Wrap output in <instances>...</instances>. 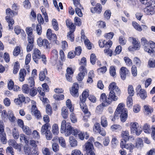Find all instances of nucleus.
<instances>
[{"instance_id": "17", "label": "nucleus", "mask_w": 155, "mask_h": 155, "mask_svg": "<svg viewBox=\"0 0 155 155\" xmlns=\"http://www.w3.org/2000/svg\"><path fill=\"white\" fill-rule=\"evenodd\" d=\"M74 73V71L71 68L68 67L66 70V73L65 74L66 78L69 81H72V76Z\"/></svg>"}, {"instance_id": "33", "label": "nucleus", "mask_w": 155, "mask_h": 155, "mask_svg": "<svg viewBox=\"0 0 155 155\" xmlns=\"http://www.w3.org/2000/svg\"><path fill=\"white\" fill-rule=\"evenodd\" d=\"M144 12L147 15H152L154 12V10L153 7L147 6L144 9Z\"/></svg>"}, {"instance_id": "51", "label": "nucleus", "mask_w": 155, "mask_h": 155, "mask_svg": "<svg viewBox=\"0 0 155 155\" xmlns=\"http://www.w3.org/2000/svg\"><path fill=\"white\" fill-rule=\"evenodd\" d=\"M22 88L23 92L26 94L29 93L30 90L28 85L27 84H24L23 85Z\"/></svg>"}, {"instance_id": "16", "label": "nucleus", "mask_w": 155, "mask_h": 155, "mask_svg": "<svg viewBox=\"0 0 155 155\" xmlns=\"http://www.w3.org/2000/svg\"><path fill=\"white\" fill-rule=\"evenodd\" d=\"M109 90L110 92H115L117 94H119L120 90L119 88L116 85L115 82H113L111 83L109 86Z\"/></svg>"}, {"instance_id": "3", "label": "nucleus", "mask_w": 155, "mask_h": 155, "mask_svg": "<svg viewBox=\"0 0 155 155\" xmlns=\"http://www.w3.org/2000/svg\"><path fill=\"white\" fill-rule=\"evenodd\" d=\"M129 40H132V46H130L128 49L130 51H134L139 50L140 47V42L136 38L133 37H130L129 38Z\"/></svg>"}, {"instance_id": "58", "label": "nucleus", "mask_w": 155, "mask_h": 155, "mask_svg": "<svg viewBox=\"0 0 155 155\" xmlns=\"http://www.w3.org/2000/svg\"><path fill=\"white\" fill-rule=\"evenodd\" d=\"M134 147L135 146L133 144L131 143H129L126 144L125 147V148L129 150L130 152H132Z\"/></svg>"}, {"instance_id": "40", "label": "nucleus", "mask_w": 155, "mask_h": 155, "mask_svg": "<svg viewBox=\"0 0 155 155\" xmlns=\"http://www.w3.org/2000/svg\"><path fill=\"white\" fill-rule=\"evenodd\" d=\"M8 117L9 120L11 122H14L15 120V118L14 116L12 111L11 110H9L8 111Z\"/></svg>"}, {"instance_id": "29", "label": "nucleus", "mask_w": 155, "mask_h": 155, "mask_svg": "<svg viewBox=\"0 0 155 155\" xmlns=\"http://www.w3.org/2000/svg\"><path fill=\"white\" fill-rule=\"evenodd\" d=\"M50 127L49 124L48 123H46L43 125L41 129V132L42 134H45L47 133V131H49L48 128Z\"/></svg>"}, {"instance_id": "7", "label": "nucleus", "mask_w": 155, "mask_h": 155, "mask_svg": "<svg viewBox=\"0 0 155 155\" xmlns=\"http://www.w3.org/2000/svg\"><path fill=\"white\" fill-rule=\"evenodd\" d=\"M84 150L86 151V153L89 155H95L93 151L94 147L92 143L86 142L84 145Z\"/></svg>"}, {"instance_id": "34", "label": "nucleus", "mask_w": 155, "mask_h": 155, "mask_svg": "<svg viewBox=\"0 0 155 155\" xmlns=\"http://www.w3.org/2000/svg\"><path fill=\"white\" fill-rule=\"evenodd\" d=\"M31 59V54H28L26 56L25 61V64L26 65V68L27 70V71L28 72L30 71V70L29 66L27 65L30 62Z\"/></svg>"}, {"instance_id": "53", "label": "nucleus", "mask_w": 155, "mask_h": 155, "mask_svg": "<svg viewBox=\"0 0 155 155\" xmlns=\"http://www.w3.org/2000/svg\"><path fill=\"white\" fill-rule=\"evenodd\" d=\"M121 129V126L117 124H114L110 126V130L113 131H115L117 130H120Z\"/></svg>"}, {"instance_id": "9", "label": "nucleus", "mask_w": 155, "mask_h": 155, "mask_svg": "<svg viewBox=\"0 0 155 155\" xmlns=\"http://www.w3.org/2000/svg\"><path fill=\"white\" fill-rule=\"evenodd\" d=\"M80 72L78 74L77 78L78 81H82L85 74L87 73L86 68L83 66H81L79 68Z\"/></svg>"}, {"instance_id": "44", "label": "nucleus", "mask_w": 155, "mask_h": 155, "mask_svg": "<svg viewBox=\"0 0 155 155\" xmlns=\"http://www.w3.org/2000/svg\"><path fill=\"white\" fill-rule=\"evenodd\" d=\"M74 31H70L68 33L67 37L68 39L71 41H73L74 40Z\"/></svg>"}, {"instance_id": "55", "label": "nucleus", "mask_w": 155, "mask_h": 155, "mask_svg": "<svg viewBox=\"0 0 155 155\" xmlns=\"http://www.w3.org/2000/svg\"><path fill=\"white\" fill-rule=\"evenodd\" d=\"M12 132L13 137L15 139H18L19 137V133L18 130L15 127L13 129Z\"/></svg>"}, {"instance_id": "26", "label": "nucleus", "mask_w": 155, "mask_h": 155, "mask_svg": "<svg viewBox=\"0 0 155 155\" xmlns=\"http://www.w3.org/2000/svg\"><path fill=\"white\" fill-rule=\"evenodd\" d=\"M26 75V71L24 69H21L20 70L19 73V80L21 81H23L25 80V77Z\"/></svg>"}, {"instance_id": "5", "label": "nucleus", "mask_w": 155, "mask_h": 155, "mask_svg": "<svg viewBox=\"0 0 155 155\" xmlns=\"http://www.w3.org/2000/svg\"><path fill=\"white\" fill-rule=\"evenodd\" d=\"M124 107L125 105L123 103H120L118 104L115 112L114 117L112 120V121H114L115 120V117H117L119 115V114L127 111V109L124 108Z\"/></svg>"}, {"instance_id": "28", "label": "nucleus", "mask_w": 155, "mask_h": 155, "mask_svg": "<svg viewBox=\"0 0 155 155\" xmlns=\"http://www.w3.org/2000/svg\"><path fill=\"white\" fill-rule=\"evenodd\" d=\"M100 100L102 102V104L103 105L107 106L109 104H107V98L105 93H103L101 94Z\"/></svg>"}, {"instance_id": "6", "label": "nucleus", "mask_w": 155, "mask_h": 155, "mask_svg": "<svg viewBox=\"0 0 155 155\" xmlns=\"http://www.w3.org/2000/svg\"><path fill=\"white\" fill-rule=\"evenodd\" d=\"M30 101V98L28 97H25L23 94H20L18 95V98L14 99V102L16 104L20 105L22 103L28 102Z\"/></svg>"}, {"instance_id": "21", "label": "nucleus", "mask_w": 155, "mask_h": 155, "mask_svg": "<svg viewBox=\"0 0 155 155\" xmlns=\"http://www.w3.org/2000/svg\"><path fill=\"white\" fill-rule=\"evenodd\" d=\"M6 13L7 16L5 17V19H10L15 15L17 14L16 12L14 13L9 8H8L6 10Z\"/></svg>"}, {"instance_id": "41", "label": "nucleus", "mask_w": 155, "mask_h": 155, "mask_svg": "<svg viewBox=\"0 0 155 155\" xmlns=\"http://www.w3.org/2000/svg\"><path fill=\"white\" fill-rule=\"evenodd\" d=\"M0 139L1 142L3 144L6 143L7 140L6 138V135L4 132V131L2 132V133H0Z\"/></svg>"}, {"instance_id": "12", "label": "nucleus", "mask_w": 155, "mask_h": 155, "mask_svg": "<svg viewBox=\"0 0 155 155\" xmlns=\"http://www.w3.org/2000/svg\"><path fill=\"white\" fill-rule=\"evenodd\" d=\"M41 53L37 48H35L33 51L32 54V58L34 61L36 63H38V60L41 57Z\"/></svg>"}, {"instance_id": "2", "label": "nucleus", "mask_w": 155, "mask_h": 155, "mask_svg": "<svg viewBox=\"0 0 155 155\" xmlns=\"http://www.w3.org/2000/svg\"><path fill=\"white\" fill-rule=\"evenodd\" d=\"M130 132L132 134H135L139 136L142 131V129L140 126L136 122H131L130 124Z\"/></svg>"}, {"instance_id": "59", "label": "nucleus", "mask_w": 155, "mask_h": 155, "mask_svg": "<svg viewBox=\"0 0 155 155\" xmlns=\"http://www.w3.org/2000/svg\"><path fill=\"white\" fill-rule=\"evenodd\" d=\"M148 66L150 68H153L155 67V60L153 58L150 59L148 61Z\"/></svg>"}, {"instance_id": "57", "label": "nucleus", "mask_w": 155, "mask_h": 155, "mask_svg": "<svg viewBox=\"0 0 155 155\" xmlns=\"http://www.w3.org/2000/svg\"><path fill=\"white\" fill-rule=\"evenodd\" d=\"M128 92L130 96H133L134 94V91L133 86L131 85H129L128 87Z\"/></svg>"}, {"instance_id": "64", "label": "nucleus", "mask_w": 155, "mask_h": 155, "mask_svg": "<svg viewBox=\"0 0 155 155\" xmlns=\"http://www.w3.org/2000/svg\"><path fill=\"white\" fill-rule=\"evenodd\" d=\"M64 97L63 95L61 94H55L53 96L55 100L58 101H60L63 99Z\"/></svg>"}, {"instance_id": "8", "label": "nucleus", "mask_w": 155, "mask_h": 155, "mask_svg": "<svg viewBox=\"0 0 155 155\" xmlns=\"http://www.w3.org/2000/svg\"><path fill=\"white\" fill-rule=\"evenodd\" d=\"M136 90L137 94H139L141 99L144 100L146 98L147 92L144 89H141L140 85H138L136 87Z\"/></svg>"}, {"instance_id": "60", "label": "nucleus", "mask_w": 155, "mask_h": 155, "mask_svg": "<svg viewBox=\"0 0 155 155\" xmlns=\"http://www.w3.org/2000/svg\"><path fill=\"white\" fill-rule=\"evenodd\" d=\"M66 104L68 107L70 109L71 112H72L74 110V108L72 107L71 102L70 99H68L66 101Z\"/></svg>"}, {"instance_id": "24", "label": "nucleus", "mask_w": 155, "mask_h": 155, "mask_svg": "<svg viewBox=\"0 0 155 155\" xmlns=\"http://www.w3.org/2000/svg\"><path fill=\"white\" fill-rule=\"evenodd\" d=\"M66 24L68 28L69 29L70 31H75V26L71 20H66Z\"/></svg>"}, {"instance_id": "35", "label": "nucleus", "mask_w": 155, "mask_h": 155, "mask_svg": "<svg viewBox=\"0 0 155 155\" xmlns=\"http://www.w3.org/2000/svg\"><path fill=\"white\" fill-rule=\"evenodd\" d=\"M61 114L64 119H66L68 116V111L66 107H63L61 110Z\"/></svg>"}, {"instance_id": "4", "label": "nucleus", "mask_w": 155, "mask_h": 155, "mask_svg": "<svg viewBox=\"0 0 155 155\" xmlns=\"http://www.w3.org/2000/svg\"><path fill=\"white\" fill-rule=\"evenodd\" d=\"M47 38L50 40L52 41L56 45L59 44V41L57 40V37L56 35L53 33L52 30L50 29H48L46 32Z\"/></svg>"}, {"instance_id": "27", "label": "nucleus", "mask_w": 155, "mask_h": 155, "mask_svg": "<svg viewBox=\"0 0 155 155\" xmlns=\"http://www.w3.org/2000/svg\"><path fill=\"white\" fill-rule=\"evenodd\" d=\"M140 42L142 45L143 46L144 50L145 51L146 50H147L148 49L146 47V46L148 45L149 41H148L145 38L142 37L141 39Z\"/></svg>"}, {"instance_id": "1", "label": "nucleus", "mask_w": 155, "mask_h": 155, "mask_svg": "<svg viewBox=\"0 0 155 155\" xmlns=\"http://www.w3.org/2000/svg\"><path fill=\"white\" fill-rule=\"evenodd\" d=\"M73 128L70 125V123H67L65 120H63L61 123V132L64 133L65 136H68L72 133Z\"/></svg>"}, {"instance_id": "14", "label": "nucleus", "mask_w": 155, "mask_h": 155, "mask_svg": "<svg viewBox=\"0 0 155 155\" xmlns=\"http://www.w3.org/2000/svg\"><path fill=\"white\" fill-rule=\"evenodd\" d=\"M115 92H110L108 97L107 98V104H110L113 101H116L118 99V97L116 96Z\"/></svg>"}, {"instance_id": "15", "label": "nucleus", "mask_w": 155, "mask_h": 155, "mask_svg": "<svg viewBox=\"0 0 155 155\" xmlns=\"http://www.w3.org/2000/svg\"><path fill=\"white\" fill-rule=\"evenodd\" d=\"M42 86L43 90H42V89L41 87H38V91L39 94L42 96H44L45 95V91L48 92L49 90L48 86L46 83H44L42 85Z\"/></svg>"}, {"instance_id": "22", "label": "nucleus", "mask_w": 155, "mask_h": 155, "mask_svg": "<svg viewBox=\"0 0 155 155\" xmlns=\"http://www.w3.org/2000/svg\"><path fill=\"white\" fill-rule=\"evenodd\" d=\"M102 7L101 5L99 3H97L96 6L93 9H91L92 13H100L102 11Z\"/></svg>"}, {"instance_id": "25", "label": "nucleus", "mask_w": 155, "mask_h": 155, "mask_svg": "<svg viewBox=\"0 0 155 155\" xmlns=\"http://www.w3.org/2000/svg\"><path fill=\"white\" fill-rule=\"evenodd\" d=\"M0 114L2 119H5L8 117V113H7L5 110L3 109V107L1 105H0Z\"/></svg>"}, {"instance_id": "63", "label": "nucleus", "mask_w": 155, "mask_h": 155, "mask_svg": "<svg viewBox=\"0 0 155 155\" xmlns=\"http://www.w3.org/2000/svg\"><path fill=\"white\" fill-rule=\"evenodd\" d=\"M101 129L100 124L98 123H96L94 126L93 131L95 132H98Z\"/></svg>"}, {"instance_id": "10", "label": "nucleus", "mask_w": 155, "mask_h": 155, "mask_svg": "<svg viewBox=\"0 0 155 155\" xmlns=\"http://www.w3.org/2000/svg\"><path fill=\"white\" fill-rule=\"evenodd\" d=\"M81 40L82 41H84V44L87 49H91L92 47V44L85 35L84 31L83 30L81 31Z\"/></svg>"}, {"instance_id": "23", "label": "nucleus", "mask_w": 155, "mask_h": 155, "mask_svg": "<svg viewBox=\"0 0 155 155\" xmlns=\"http://www.w3.org/2000/svg\"><path fill=\"white\" fill-rule=\"evenodd\" d=\"M148 45L150 46V49H148L147 50H146L145 51L149 53H153L154 50H155V43L152 41H149V44Z\"/></svg>"}, {"instance_id": "48", "label": "nucleus", "mask_w": 155, "mask_h": 155, "mask_svg": "<svg viewBox=\"0 0 155 155\" xmlns=\"http://www.w3.org/2000/svg\"><path fill=\"white\" fill-rule=\"evenodd\" d=\"M58 141L60 145L63 148L66 147V144L64 138L62 137L58 138Z\"/></svg>"}, {"instance_id": "52", "label": "nucleus", "mask_w": 155, "mask_h": 155, "mask_svg": "<svg viewBox=\"0 0 155 155\" xmlns=\"http://www.w3.org/2000/svg\"><path fill=\"white\" fill-rule=\"evenodd\" d=\"M21 128L23 131L26 134L29 135L31 134V131L28 126H22Z\"/></svg>"}, {"instance_id": "46", "label": "nucleus", "mask_w": 155, "mask_h": 155, "mask_svg": "<svg viewBox=\"0 0 155 155\" xmlns=\"http://www.w3.org/2000/svg\"><path fill=\"white\" fill-rule=\"evenodd\" d=\"M24 152L27 155H30L31 151L32 150V148L28 145H25L24 147Z\"/></svg>"}, {"instance_id": "54", "label": "nucleus", "mask_w": 155, "mask_h": 155, "mask_svg": "<svg viewBox=\"0 0 155 155\" xmlns=\"http://www.w3.org/2000/svg\"><path fill=\"white\" fill-rule=\"evenodd\" d=\"M20 67V65L18 61L16 62L14 64L13 73L16 74L18 72Z\"/></svg>"}, {"instance_id": "31", "label": "nucleus", "mask_w": 155, "mask_h": 155, "mask_svg": "<svg viewBox=\"0 0 155 155\" xmlns=\"http://www.w3.org/2000/svg\"><path fill=\"white\" fill-rule=\"evenodd\" d=\"M88 92V90L84 91L82 93L81 96L80 97V100L82 101L85 102L87 97L89 95Z\"/></svg>"}, {"instance_id": "49", "label": "nucleus", "mask_w": 155, "mask_h": 155, "mask_svg": "<svg viewBox=\"0 0 155 155\" xmlns=\"http://www.w3.org/2000/svg\"><path fill=\"white\" fill-rule=\"evenodd\" d=\"M118 143V141L117 138L114 136H112V138L111 141V143L112 147L114 148H115Z\"/></svg>"}, {"instance_id": "62", "label": "nucleus", "mask_w": 155, "mask_h": 155, "mask_svg": "<svg viewBox=\"0 0 155 155\" xmlns=\"http://www.w3.org/2000/svg\"><path fill=\"white\" fill-rule=\"evenodd\" d=\"M52 25L53 28L56 31H57L59 29V26L58 23L56 20H53L52 21Z\"/></svg>"}, {"instance_id": "13", "label": "nucleus", "mask_w": 155, "mask_h": 155, "mask_svg": "<svg viewBox=\"0 0 155 155\" xmlns=\"http://www.w3.org/2000/svg\"><path fill=\"white\" fill-rule=\"evenodd\" d=\"M112 44V42L111 41H109L107 42L105 45V47L106 48L104 50V52L105 54L111 57L112 55V51L109 48H110Z\"/></svg>"}, {"instance_id": "36", "label": "nucleus", "mask_w": 155, "mask_h": 155, "mask_svg": "<svg viewBox=\"0 0 155 155\" xmlns=\"http://www.w3.org/2000/svg\"><path fill=\"white\" fill-rule=\"evenodd\" d=\"M120 116V120L122 122H125L127 117V111L123 112L119 114Z\"/></svg>"}, {"instance_id": "45", "label": "nucleus", "mask_w": 155, "mask_h": 155, "mask_svg": "<svg viewBox=\"0 0 155 155\" xmlns=\"http://www.w3.org/2000/svg\"><path fill=\"white\" fill-rule=\"evenodd\" d=\"M47 73V70L45 69H44L43 71H41L40 72L39 78L41 81H43L45 79V73Z\"/></svg>"}, {"instance_id": "39", "label": "nucleus", "mask_w": 155, "mask_h": 155, "mask_svg": "<svg viewBox=\"0 0 155 155\" xmlns=\"http://www.w3.org/2000/svg\"><path fill=\"white\" fill-rule=\"evenodd\" d=\"M144 108L145 112L148 114H151L153 111V108L149 105H144Z\"/></svg>"}, {"instance_id": "37", "label": "nucleus", "mask_w": 155, "mask_h": 155, "mask_svg": "<svg viewBox=\"0 0 155 155\" xmlns=\"http://www.w3.org/2000/svg\"><path fill=\"white\" fill-rule=\"evenodd\" d=\"M32 114L37 119L41 118V116L40 112L37 109L31 110Z\"/></svg>"}, {"instance_id": "19", "label": "nucleus", "mask_w": 155, "mask_h": 155, "mask_svg": "<svg viewBox=\"0 0 155 155\" xmlns=\"http://www.w3.org/2000/svg\"><path fill=\"white\" fill-rule=\"evenodd\" d=\"M85 102L82 101L80 100L79 103L80 105L82 111L85 114H87L86 116H87V117H89L91 115V114L88 111Z\"/></svg>"}, {"instance_id": "32", "label": "nucleus", "mask_w": 155, "mask_h": 155, "mask_svg": "<svg viewBox=\"0 0 155 155\" xmlns=\"http://www.w3.org/2000/svg\"><path fill=\"white\" fill-rule=\"evenodd\" d=\"M121 137L124 140L127 141L129 140V131L127 130L123 131L121 132Z\"/></svg>"}, {"instance_id": "30", "label": "nucleus", "mask_w": 155, "mask_h": 155, "mask_svg": "<svg viewBox=\"0 0 155 155\" xmlns=\"http://www.w3.org/2000/svg\"><path fill=\"white\" fill-rule=\"evenodd\" d=\"M69 142L71 146L72 147H75L77 146V141L74 139L73 136L70 137Z\"/></svg>"}, {"instance_id": "11", "label": "nucleus", "mask_w": 155, "mask_h": 155, "mask_svg": "<svg viewBox=\"0 0 155 155\" xmlns=\"http://www.w3.org/2000/svg\"><path fill=\"white\" fill-rule=\"evenodd\" d=\"M81 40L82 41H84V44L87 49H91L92 47V44L85 35L84 31L83 30L81 31Z\"/></svg>"}, {"instance_id": "38", "label": "nucleus", "mask_w": 155, "mask_h": 155, "mask_svg": "<svg viewBox=\"0 0 155 155\" xmlns=\"http://www.w3.org/2000/svg\"><path fill=\"white\" fill-rule=\"evenodd\" d=\"M143 146V143L142 140L139 138L137 139L135 143V147L139 148L142 147Z\"/></svg>"}, {"instance_id": "56", "label": "nucleus", "mask_w": 155, "mask_h": 155, "mask_svg": "<svg viewBox=\"0 0 155 155\" xmlns=\"http://www.w3.org/2000/svg\"><path fill=\"white\" fill-rule=\"evenodd\" d=\"M110 142V139L108 136L104 137L103 139V144L104 146L107 147L108 146Z\"/></svg>"}, {"instance_id": "20", "label": "nucleus", "mask_w": 155, "mask_h": 155, "mask_svg": "<svg viewBox=\"0 0 155 155\" xmlns=\"http://www.w3.org/2000/svg\"><path fill=\"white\" fill-rule=\"evenodd\" d=\"M128 70L126 67H122L120 70V74L122 79L123 80L125 79L126 75L128 73Z\"/></svg>"}, {"instance_id": "47", "label": "nucleus", "mask_w": 155, "mask_h": 155, "mask_svg": "<svg viewBox=\"0 0 155 155\" xmlns=\"http://www.w3.org/2000/svg\"><path fill=\"white\" fill-rule=\"evenodd\" d=\"M43 46L46 49H50L52 46V44L49 43L47 40L46 39H44V43Z\"/></svg>"}, {"instance_id": "50", "label": "nucleus", "mask_w": 155, "mask_h": 155, "mask_svg": "<svg viewBox=\"0 0 155 155\" xmlns=\"http://www.w3.org/2000/svg\"><path fill=\"white\" fill-rule=\"evenodd\" d=\"M52 132L54 135H57L59 133L58 125L56 124H54L52 127Z\"/></svg>"}, {"instance_id": "42", "label": "nucleus", "mask_w": 155, "mask_h": 155, "mask_svg": "<svg viewBox=\"0 0 155 155\" xmlns=\"http://www.w3.org/2000/svg\"><path fill=\"white\" fill-rule=\"evenodd\" d=\"M101 124L104 127H106L108 125L107 118L105 116H103L101 117Z\"/></svg>"}, {"instance_id": "43", "label": "nucleus", "mask_w": 155, "mask_h": 155, "mask_svg": "<svg viewBox=\"0 0 155 155\" xmlns=\"http://www.w3.org/2000/svg\"><path fill=\"white\" fill-rule=\"evenodd\" d=\"M143 130L144 133L149 134L150 132V128L149 125L146 124L143 127Z\"/></svg>"}, {"instance_id": "18", "label": "nucleus", "mask_w": 155, "mask_h": 155, "mask_svg": "<svg viewBox=\"0 0 155 155\" xmlns=\"http://www.w3.org/2000/svg\"><path fill=\"white\" fill-rule=\"evenodd\" d=\"M78 84L75 83L74 84L72 89L70 90V92L72 95L74 97H78Z\"/></svg>"}, {"instance_id": "61", "label": "nucleus", "mask_w": 155, "mask_h": 155, "mask_svg": "<svg viewBox=\"0 0 155 155\" xmlns=\"http://www.w3.org/2000/svg\"><path fill=\"white\" fill-rule=\"evenodd\" d=\"M127 104L129 107H131L133 105V100L132 96H128L127 100Z\"/></svg>"}]
</instances>
